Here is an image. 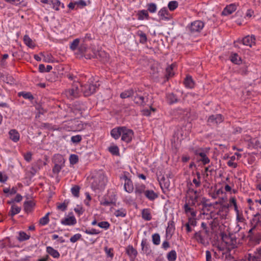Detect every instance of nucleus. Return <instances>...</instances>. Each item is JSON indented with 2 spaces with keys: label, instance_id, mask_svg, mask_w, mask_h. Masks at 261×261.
Masks as SVG:
<instances>
[{
  "label": "nucleus",
  "instance_id": "1",
  "mask_svg": "<svg viewBox=\"0 0 261 261\" xmlns=\"http://www.w3.org/2000/svg\"><path fill=\"white\" fill-rule=\"evenodd\" d=\"M209 149L199 148L193 150V152L197 156L198 162H201L203 165H205L210 162V159L207 156Z\"/></svg>",
  "mask_w": 261,
  "mask_h": 261
},
{
  "label": "nucleus",
  "instance_id": "2",
  "mask_svg": "<svg viewBox=\"0 0 261 261\" xmlns=\"http://www.w3.org/2000/svg\"><path fill=\"white\" fill-rule=\"evenodd\" d=\"M222 239L230 248L233 249L237 247V238L235 234L229 233L228 235L223 234Z\"/></svg>",
  "mask_w": 261,
  "mask_h": 261
},
{
  "label": "nucleus",
  "instance_id": "3",
  "mask_svg": "<svg viewBox=\"0 0 261 261\" xmlns=\"http://www.w3.org/2000/svg\"><path fill=\"white\" fill-rule=\"evenodd\" d=\"M204 23L200 20H196L191 22L187 27V30L191 33L200 32L203 28Z\"/></svg>",
  "mask_w": 261,
  "mask_h": 261
},
{
  "label": "nucleus",
  "instance_id": "4",
  "mask_svg": "<svg viewBox=\"0 0 261 261\" xmlns=\"http://www.w3.org/2000/svg\"><path fill=\"white\" fill-rule=\"evenodd\" d=\"M121 140L128 143L131 142L134 136V132L125 126H123L121 132Z\"/></svg>",
  "mask_w": 261,
  "mask_h": 261
},
{
  "label": "nucleus",
  "instance_id": "5",
  "mask_svg": "<svg viewBox=\"0 0 261 261\" xmlns=\"http://www.w3.org/2000/svg\"><path fill=\"white\" fill-rule=\"evenodd\" d=\"M97 88L96 85L92 84H87L81 86V91L83 92L85 96H88L93 94Z\"/></svg>",
  "mask_w": 261,
  "mask_h": 261
},
{
  "label": "nucleus",
  "instance_id": "6",
  "mask_svg": "<svg viewBox=\"0 0 261 261\" xmlns=\"http://www.w3.org/2000/svg\"><path fill=\"white\" fill-rule=\"evenodd\" d=\"M209 230H199L196 232L193 236V238L195 239L199 243L204 244L205 239L208 236Z\"/></svg>",
  "mask_w": 261,
  "mask_h": 261
},
{
  "label": "nucleus",
  "instance_id": "7",
  "mask_svg": "<svg viewBox=\"0 0 261 261\" xmlns=\"http://www.w3.org/2000/svg\"><path fill=\"white\" fill-rule=\"evenodd\" d=\"M80 85V84L78 82L74 83L71 88L66 92L67 95L71 98L78 97L80 92V89L79 88Z\"/></svg>",
  "mask_w": 261,
  "mask_h": 261
},
{
  "label": "nucleus",
  "instance_id": "8",
  "mask_svg": "<svg viewBox=\"0 0 261 261\" xmlns=\"http://www.w3.org/2000/svg\"><path fill=\"white\" fill-rule=\"evenodd\" d=\"M223 121V118L221 114L212 115L209 116L207 122L210 124H217Z\"/></svg>",
  "mask_w": 261,
  "mask_h": 261
},
{
  "label": "nucleus",
  "instance_id": "9",
  "mask_svg": "<svg viewBox=\"0 0 261 261\" xmlns=\"http://www.w3.org/2000/svg\"><path fill=\"white\" fill-rule=\"evenodd\" d=\"M135 193L137 196L141 197L142 194H145L147 189L144 184H138L135 185Z\"/></svg>",
  "mask_w": 261,
  "mask_h": 261
},
{
  "label": "nucleus",
  "instance_id": "10",
  "mask_svg": "<svg viewBox=\"0 0 261 261\" xmlns=\"http://www.w3.org/2000/svg\"><path fill=\"white\" fill-rule=\"evenodd\" d=\"M237 9V5L235 4H231L226 6L222 12V15L227 16L231 14Z\"/></svg>",
  "mask_w": 261,
  "mask_h": 261
},
{
  "label": "nucleus",
  "instance_id": "11",
  "mask_svg": "<svg viewBox=\"0 0 261 261\" xmlns=\"http://www.w3.org/2000/svg\"><path fill=\"white\" fill-rule=\"evenodd\" d=\"M255 37L254 35L247 36L245 37L242 40L243 44L245 45L251 47L253 44H255Z\"/></svg>",
  "mask_w": 261,
  "mask_h": 261
},
{
  "label": "nucleus",
  "instance_id": "12",
  "mask_svg": "<svg viewBox=\"0 0 261 261\" xmlns=\"http://www.w3.org/2000/svg\"><path fill=\"white\" fill-rule=\"evenodd\" d=\"M167 101L169 105L176 103L180 100L177 96L173 93H169L166 95Z\"/></svg>",
  "mask_w": 261,
  "mask_h": 261
},
{
  "label": "nucleus",
  "instance_id": "13",
  "mask_svg": "<svg viewBox=\"0 0 261 261\" xmlns=\"http://www.w3.org/2000/svg\"><path fill=\"white\" fill-rule=\"evenodd\" d=\"M141 245L142 250L143 251V252L144 253L146 254L147 255H148L151 253V250L150 249L149 244L147 242V239H143L142 240Z\"/></svg>",
  "mask_w": 261,
  "mask_h": 261
},
{
  "label": "nucleus",
  "instance_id": "14",
  "mask_svg": "<svg viewBox=\"0 0 261 261\" xmlns=\"http://www.w3.org/2000/svg\"><path fill=\"white\" fill-rule=\"evenodd\" d=\"M145 197L150 201H154L158 197V193H155L152 190L147 189L145 194Z\"/></svg>",
  "mask_w": 261,
  "mask_h": 261
},
{
  "label": "nucleus",
  "instance_id": "15",
  "mask_svg": "<svg viewBox=\"0 0 261 261\" xmlns=\"http://www.w3.org/2000/svg\"><path fill=\"white\" fill-rule=\"evenodd\" d=\"M158 15L161 20H168L170 18V14L167 8H162L158 12Z\"/></svg>",
  "mask_w": 261,
  "mask_h": 261
},
{
  "label": "nucleus",
  "instance_id": "16",
  "mask_svg": "<svg viewBox=\"0 0 261 261\" xmlns=\"http://www.w3.org/2000/svg\"><path fill=\"white\" fill-rule=\"evenodd\" d=\"M61 223L64 225H73L76 224V220L74 216H72L62 219Z\"/></svg>",
  "mask_w": 261,
  "mask_h": 261
},
{
  "label": "nucleus",
  "instance_id": "17",
  "mask_svg": "<svg viewBox=\"0 0 261 261\" xmlns=\"http://www.w3.org/2000/svg\"><path fill=\"white\" fill-rule=\"evenodd\" d=\"M9 135L10 139L14 142H17L19 140L20 135L17 130L11 129L9 132Z\"/></svg>",
  "mask_w": 261,
  "mask_h": 261
},
{
  "label": "nucleus",
  "instance_id": "18",
  "mask_svg": "<svg viewBox=\"0 0 261 261\" xmlns=\"http://www.w3.org/2000/svg\"><path fill=\"white\" fill-rule=\"evenodd\" d=\"M95 56L97 59L103 62H107L109 60V55L105 51L100 50Z\"/></svg>",
  "mask_w": 261,
  "mask_h": 261
},
{
  "label": "nucleus",
  "instance_id": "19",
  "mask_svg": "<svg viewBox=\"0 0 261 261\" xmlns=\"http://www.w3.org/2000/svg\"><path fill=\"white\" fill-rule=\"evenodd\" d=\"M135 188L134 187L133 181L131 179L125 181L124 183V190L125 191L128 193H131L133 192Z\"/></svg>",
  "mask_w": 261,
  "mask_h": 261
},
{
  "label": "nucleus",
  "instance_id": "20",
  "mask_svg": "<svg viewBox=\"0 0 261 261\" xmlns=\"http://www.w3.org/2000/svg\"><path fill=\"white\" fill-rule=\"evenodd\" d=\"M123 126H119L112 129L111 131L112 137L115 139H118L121 135Z\"/></svg>",
  "mask_w": 261,
  "mask_h": 261
},
{
  "label": "nucleus",
  "instance_id": "21",
  "mask_svg": "<svg viewBox=\"0 0 261 261\" xmlns=\"http://www.w3.org/2000/svg\"><path fill=\"white\" fill-rule=\"evenodd\" d=\"M208 200L205 197H203L201 201L199 202V203H198V206L202 205V210H206L209 211V208L211 207L213 204L212 203H208Z\"/></svg>",
  "mask_w": 261,
  "mask_h": 261
},
{
  "label": "nucleus",
  "instance_id": "22",
  "mask_svg": "<svg viewBox=\"0 0 261 261\" xmlns=\"http://www.w3.org/2000/svg\"><path fill=\"white\" fill-rule=\"evenodd\" d=\"M24 210L27 213H31L35 206V203L33 201H27L24 202Z\"/></svg>",
  "mask_w": 261,
  "mask_h": 261
},
{
  "label": "nucleus",
  "instance_id": "23",
  "mask_svg": "<svg viewBox=\"0 0 261 261\" xmlns=\"http://www.w3.org/2000/svg\"><path fill=\"white\" fill-rule=\"evenodd\" d=\"M137 16L138 19L140 20H144V19L147 20L149 19V15L147 10L139 11L137 13Z\"/></svg>",
  "mask_w": 261,
  "mask_h": 261
},
{
  "label": "nucleus",
  "instance_id": "24",
  "mask_svg": "<svg viewBox=\"0 0 261 261\" xmlns=\"http://www.w3.org/2000/svg\"><path fill=\"white\" fill-rule=\"evenodd\" d=\"M126 252L130 257H134V258H136L138 255V252L137 250L135 249L132 245H129L126 248Z\"/></svg>",
  "mask_w": 261,
  "mask_h": 261
},
{
  "label": "nucleus",
  "instance_id": "25",
  "mask_svg": "<svg viewBox=\"0 0 261 261\" xmlns=\"http://www.w3.org/2000/svg\"><path fill=\"white\" fill-rule=\"evenodd\" d=\"M147 97L146 98L143 96H139V97H135L134 101L135 103L139 106H144L147 102Z\"/></svg>",
  "mask_w": 261,
  "mask_h": 261
},
{
  "label": "nucleus",
  "instance_id": "26",
  "mask_svg": "<svg viewBox=\"0 0 261 261\" xmlns=\"http://www.w3.org/2000/svg\"><path fill=\"white\" fill-rule=\"evenodd\" d=\"M159 181L162 189H163L164 188L166 189H168L170 186V181L168 178L163 176Z\"/></svg>",
  "mask_w": 261,
  "mask_h": 261
},
{
  "label": "nucleus",
  "instance_id": "27",
  "mask_svg": "<svg viewBox=\"0 0 261 261\" xmlns=\"http://www.w3.org/2000/svg\"><path fill=\"white\" fill-rule=\"evenodd\" d=\"M135 94V91L134 89L131 88L128 90H125L120 94V97L124 99L132 97Z\"/></svg>",
  "mask_w": 261,
  "mask_h": 261
},
{
  "label": "nucleus",
  "instance_id": "28",
  "mask_svg": "<svg viewBox=\"0 0 261 261\" xmlns=\"http://www.w3.org/2000/svg\"><path fill=\"white\" fill-rule=\"evenodd\" d=\"M46 252L54 258H58L60 257L59 252L50 246L46 247Z\"/></svg>",
  "mask_w": 261,
  "mask_h": 261
},
{
  "label": "nucleus",
  "instance_id": "29",
  "mask_svg": "<svg viewBox=\"0 0 261 261\" xmlns=\"http://www.w3.org/2000/svg\"><path fill=\"white\" fill-rule=\"evenodd\" d=\"M175 230L174 222L173 221H170L168 222V226L166 228V235H170L171 236Z\"/></svg>",
  "mask_w": 261,
  "mask_h": 261
},
{
  "label": "nucleus",
  "instance_id": "30",
  "mask_svg": "<svg viewBox=\"0 0 261 261\" xmlns=\"http://www.w3.org/2000/svg\"><path fill=\"white\" fill-rule=\"evenodd\" d=\"M50 3L51 7L56 11H59L60 10V6H61L62 8H64V4H61L59 0H51Z\"/></svg>",
  "mask_w": 261,
  "mask_h": 261
},
{
  "label": "nucleus",
  "instance_id": "31",
  "mask_svg": "<svg viewBox=\"0 0 261 261\" xmlns=\"http://www.w3.org/2000/svg\"><path fill=\"white\" fill-rule=\"evenodd\" d=\"M142 217L146 221H150L152 219V217L150 214V210L148 208H145L142 211Z\"/></svg>",
  "mask_w": 261,
  "mask_h": 261
},
{
  "label": "nucleus",
  "instance_id": "32",
  "mask_svg": "<svg viewBox=\"0 0 261 261\" xmlns=\"http://www.w3.org/2000/svg\"><path fill=\"white\" fill-rule=\"evenodd\" d=\"M136 34L140 37L139 42L140 43L145 44L146 43L147 41V38L146 34L143 32V31L139 30L136 33Z\"/></svg>",
  "mask_w": 261,
  "mask_h": 261
},
{
  "label": "nucleus",
  "instance_id": "33",
  "mask_svg": "<svg viewBox=\"0 0 261 261\" xmlns=\"http://www.w3.org/2000/svg\"><path fill=\"white\" fill-rule=\"evenodd\" d=\"M254 255L251 254L252 261H261V247L257 248Z\"/></svg>",
  "mask_w": 261,
  "mask_h": 261
},
{
  "label": "nucleus",
  "instance_id": "34",
  "mask_svg": "<svg viewBox=\"0 0 261 261\" xmlns=\"http://www.w3.org/2000/svg\"><path fill=\"white\" fill-rule=\"evenodd\" d=\"M80 189L81 187L79 186L74 185L71 189L72 195L76 198L79 197Z\"/></svg>",
  "mask_w": 261,
  "mask_h": 261
},
{
  "label": "nucleus",
  "instance_id": "35",
  "mask_svg": "<svg viewBox=\"0 0 261 261\" xmlns=\"http://www.w3.org/2000/svg\"><path fill=\"white\" fill-rule=\"evenodd\" d=\"M184 84L186 87L192 88L194 87V82L191 76H187L184 81Z\"/></svg>",
  "mask_w": 261,
  "mask_h": 261
},
{
  "label": "nucleus",
  "instance_id": "36",
  "mask_svg": "<svg viewBox=\"0 0 261 261\" xmlns=\"http://www.w3.org/2000/svg\"><path fill=\"white\" fill-rule=\"evenodd\" d=\"M177 258V254L174 250H172L167 254V258L168 261H175Z\"/></svg>",
  "mask_w": 261,
  "mask_h": 261
},
{
  "label": "nucleus",
  "instance_id": "37",
  "mask_svg": "<svg viewBox=\"0 0 261 261\" xmlns=\"http://www.w3.org/2000/svg\"><path fill=\"white\" fill-rule=\"evenodd\" d=\"M174 67V65L172 64L166 68L165 76L167 79H168L173 76L174 73L173 72V69Z\"/></svg>",
  "mask_w": 261,
  "mask_h": 261
},
{
  "label": "nucleus",
  "instance_id": "38",
  "mask_svg": "<svg viewBox=\"0 0 261 261\" xmlns=\"http://www.w3.org/2000/svg\"><path fill=\"white\" fill-rule=\"evenodd\" d=\"M21 210V208L20 207H18L17 206H16L15 205L13 204L11 206V211L9 212V215L11 216V217L14 216L15 215L18 214Z\"/></svg>",
  "mask_w": 261,
  "mask_h": 261
},
{
  "label": "nucleus",
  "instance_id": "39",
  "mask_svg": "<svg viewBox=\"0 0 261 261\" xmlns=\"http://www.w3.org/2000/svg\"><path fill=\"white\" fill-rule=\"evenodd\" d=\"M68 203L69 201L67 200H65L62 203H57V209L64 212L66 210Z\"/></svg>",
  "mask_w": 261,
  "mask_h": 261
},
{
  "label": "nucleus",
  "instance_id": "40",
  "mask_svg": "<svg viewBox=\"0 0 261 261\" xmlns=\"http://www.w3.org/2000/svg\"><path fill=\"white\" fill-rule=\"evenodd\" d=\"M230 60L232 62L236 64H240L242 61L241 58L236 53L232 54L231 55Z\"/></svg>",
  "mask_w": 261,
  "mask_h": 261
},
{
  "label": "nucleus",
  "instance_id": "41",
  "mask_svg": "<svg viewBox=\"0 0 261 261\" xmlns=\"http://www.w3.org/2000/svg\"><path fill=\"white\" fill-rule=\"evenodd\" d=\"M40 55L43 57V61L47 63H53L55 61V59L50 54L46 55H43V53H41Z\"/></svg>",
  "mask_w": 261,
  "mask_h": 261
},
{
  "label": "nucleus",
  "instance_id": "42",
  "mask_svg": "<svg viewBox=\"0 0 261 261\" xmlns=\"http://www.w3.org/2000/svg\"><path fill=\"white\" fill-rule=\"evenodd\" d=\"M114 215L117 217H125L126 215V210L125 208H121L116 210L114 213Z\"/></svg>",
  "mask_w": 261,
  "mask_h": 261
},
{
  "label": "nucleus",
  "instance_id": "43",
  "mask_svg": "<svg viewBox=\"0 0 261 261\" xmlns=\"http://www.w3.org/2000/svg\"><path fill=\"white\" fill-rule=\"evenodd\" d=\"M108 150L113 155H119V149L118 147L116 145H113L110 146L108 148Z\"/></svg>",
  "mask_w": 261,
  "mask_h": 261
},
{
  "label": "nucleus",
  "instance_id": "44",
  "mask_svg": "<svg viewBox=\"0 0 261 261\" xmlns=\"http://www.w3.org/2000/svg\"><path fill=\"white\" fill-rule=\"evenodd\" d=\"M23 41L24 43L29 47L33 48L34 47L32 40L29 37L28 35H25L24 36Z\"/></svg>",
  "mask_w": 261,
  "mask_h": 261
},
{
  "label": "nucleus",
  "instance_id": "45",
  "mask_svg": "<svg viewBox=\"0 0 261 261\" xmlns=\"http://www.w3.org/2000/svg\"><path fill=\"white\" fill-rule=\"evenodd\" d=\"M30 238V235H28L25 232L23 231H20L19 232V237L17 238V239L20 241H24L27 240H29Z\"/></svg>",
  "mask_w": 261,
  "mask_h": 261
},
{
  "label": "nucleus",
  "instance_id": "46",
  "mask_svg": "<svg viewBox=\"0 0 261 261\" xmlns=\"http://www.w3.org/2000/svg\"><path fill=\"white\" fill-rule=\"evenodd\" d=\"M147 10L150 13H153L156 11L157 7L155 4L153 3H148L147 4Z\"/></svg>",
  "mask_w": 261,
  "mask_h": 261
},
{
  "label": "nucleus",
  "instance_id": "47",
  "mask_svg": "<svg viewBox=\"0 0 261 261\" xmlns=\"http://www.w3.org/2000/svg\"><path fill=\"white\" fill-rule=\"evenodd\" d=\"M54 162L55 164H59L62 165L64 163V160L62 155L57 154L54 156Z\"/></svg>",
  "mask_w": 261,
  "mask_h": 261
},
{
  "label": "nucleus",
  "instance_id": "48",
  "mask_svg": "<svg viewBox=\"0 0 261 261\" xmlns=\"http://www.w3.org/2000/svg\"><path fill=\"white\" fill-rule=\"evenodd\" d=\"M19 96H22L24 98L32 100L34 97L31 92H21L18 93Z\"/></svg>",
  "mask_w": 261,
  "mask_h": 261
},
{
  "label": "nucleus",
  "instance_id": "49",
  "mask_svg": "<svg viewBox=\"0 0 261 261\" xmlns=\"http://www.w3.org/2000/svg\"><path fill=\"white\" fill-rule=\"evenodd\" d=\"M50 213H47L44 217L41 218L39 220V223L41 225H45L48 223L49 221V215Z\"/></svg>",
  "mask_w": 261,
  "mask_h": 261
},
{
  "label": "nucleus",
  "instance_id": "50",
  "mask_svg": "<svg viewBox=\"0 0 261 261\" xmlns=\"http://www.w3.org/2000/svg\"><path fill=\"white\" fill-rule=\"evenodd\" d=\"M198 198L199 196L198 193L196 195H195V196H190L189 198L191 200V203L190 204L191 206H195L196 204L198 205V203H199L198 202Z\"/></svg>",
  "mask_w": 261,
  "mask_h": 261
},
{
  "label": "nucleus",
  "instance_id": "51",
  "mask_svg": "<svg viewBox=\"0 0 261 261\" xmlns=\"http://www.w3.org/2000/svg\"><path fill=\"white\" fill-rule=\"evenodd\" d=\"M178 4L177 1H170L168 5V7L170 11H174L178 7Z\"/></svg>",
  "mask_w": 261,
  "mask_h": 261
},
{
  "label": "nucleus",
  "instance_id": "52",
  "mask_svg": "<svg viewBox=\"0 0 261 261\" xmlns=\"http://www.w3.org/2000/svg\"><path fill=\"white\" fill-rule=\"evenodd\" d=\"M80 43V39H74L70 44V48L72 50H75L77 48V47Z\"/></svg>",
  "mask_w": 261,
  "mask_h": 261
},
{
  "label": "nucleus",
  "instance_id": "53",
  "mask_svg": "<svg viewBox=\"0 0 261 261\" xmlns=\"http://www.w3.org/2000/svg\"><path fill=\"white\" fill-rule=\"evenodd\" d=\"M152 242L155 245H158L160 243V236L159 233H154L152 236Z\"/></svg>",
  "mask_w": 261,
  "mask_h": 261
},
{
  "label": "nucleus",
  "instance_id": "54",
  "mask_svg": "<svg viewBox=\"0 0 261 261\" xmlns=\"http://www.w3.org/2000/svg\"><path fill=\"white\" fill-rule=\"evenodd\" d=\"M104 251L106 253L107 256L111 258H113L114 256V253L113 252V249L112 248H108L107 246L104 247Z\"/></svg>",
  "mask_w": 261,
  "mask_h": 261
},
{
  "label": "nucleus",
  "instance_id": "55",
  "mask_svg": "<svg viewBox=\"0 0 261 261\" xmlns=\"http://www.w3.org/2000/svg\"><path fill=\"white\" fill-rule=\"evenodd\" d=\"M70 163L72 165L76 164L79 161V157L76 154H71L69 157Z\"/></svg>",
  "mask_w": 261,
  "mask_h": 261
},
{
  "label": "nucleus",
  "instance_id": "56",
  "mask_svg": "<svg viewBox=\"0 0 261 261\" xmlns=\"http://www.w3.org/2000/svg\"><path fill=\"white\" fill-rule=\"evenodd\" d=\"M98 226L101 228L108 229L110 226V223L107 221H101L97 224Z\"/></svg>",
  "mask_w": 261,
  "mask_h": 261
},
{
  "label": "nucleus",
  "instance_id": "57",
  "mask_svg": "<svg viewBox=\"0 0 261 261\" xmlns=\"http://www.w3.org/2000/svg\"><path fill=\"white\" fill-rule=\"evenodd\" d=\"M83 231L85 232L86 233L88 234H97L100 233V231L98 230H96V229L92 228L91 230H88V229H82Z\"/></svg>",
  "mask_w": 261,
  "mask_h": 261
},
{
  "label": "nucleus",
  "instance_id": "58",
  "mask_svg": "<svg viewBox=\"0 0 261 261\" xmlns=\"http://www.w3.org/2000/svg\"><path fill=\"white\" fill-rule=\"evenodd\" d=\"M62 168V165L59 164H55V166L53 169V172L54 173L58 174L59 172L61 171Z\"/></svg>",
  "mask_w": 261,
  "mask_h": 261
},
{
  "label": "nucleus",
  "instance_id": "59",
  "mask_svg": "<svg viewBox=\"0 0 261 261\" xmlns=\"http://www.w3.org/2000/svg\"><path fill=\"white\" fill-rule=\"evenodd\" d=\"M82 140V136L81 135H77L76 136H73L71 138V141L73 143H78L80 142Z\"/></svg>",
  "mask_w": 261,
  "mask_h": 261
},
{
  "label": "nucleus",
  "instance_id": "60",
  "mask_svg": "<svg viewBox=\"0 0 261 261\" xmlns=\"http://www.w3.org/2000/svg\"><path fill=\"white\" fill-rule=\"evenodd\" d=\"M128 175H129V173L127 171H124L123 173L120 176V179H123L124 180V182L125 181H127V180H129L130 179V177H129Z\"/></svg>",
  "mask_w": 261,
  "mask_h": 261
},
{
  "label": "nucleus",
  "instance_id": "61",
  "mask_svg": "<svg viewBox=\"0 0 261 261\" xmlns=\"http://www.w3.org/2000/svg\"><path fill=\"white\" fill-rule=\"evenodd\" d=\"M88 48V46L85 43H82L80 44L79 47V51L81 54H84L86 52L87 49Z\"/></svg>",
  "mask_w": 261,
  "mask_h": 261
},
{
  "label": "nucleus",
  "instance_id": "62",
  "mask_svg": "<svg viewBox=\"0 0 261 261\" xmlns=\"http://www.w3.org/2000/svg\"><path fill=\"white\" fill-rule=\"evenodd\" d=\"M261 222L259 217H253L250 221V224L251 225H255L257 227V225Z\"/></svg>",
  "mask_w": 261,
  "mask_h": 261
},
{
  "label": "nucleus",
  "instance_id": "63",
  "mask_svg": "<svg viewBox=\"0 0 261 261\" xmlns=\"http://www.w3.org/2000/svg\"><path fill=\"white\" fill-rule=\"evenodd\" d=\"M82 236L80 233H77L71 237L70 239V241L72 243H75L80 240Z\"/></svg>",
  "mask_w": 261,
  "mask_h": 261
},
{
  "label": "nucleus",
  "instance_id": "64",
  "mask_svg": "<svg viewBox=\"0 0 261 261\" xmlns=\"http://www.w3.org/2000/svg\"><path fill=\"white\" fill-rule=\"evenodd\" d=\"M113 204H115V202L113 201L112 200H108L106 199H103L100 202V204L104 206H109Z\"/></svg>",
  "mask_w": 261,
  "mask_h": 261
}]
</instances>
